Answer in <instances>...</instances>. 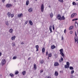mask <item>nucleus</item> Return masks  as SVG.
<instances>
[{"mask_svg":"<svg viewBox=\"0 0 78 78\" xmlns=\"http://www.w3.org/2000/svg\"><path fill=\"white\" fill-rule=\"evenodd\" d=\"M29 5V0H28L26 2V5L28 6Z\"/></svg>","mask_w":78,"mask_h":78,"instance_id":"b1692460","label":"nucleus"},{"mask_svg":"<svg viewBox=\"0 0 78 78\" xmlns=\"http://www.w3.org/2000/svg\"><path fill=\"white\" fill-rule=\"evenodd\" d=\"M42 72H43V70H41L40 71V73H42Z\"/></svg>","mask_w":78,"mask_h":78,"instance_id":"864d4df0","label":"nucleus"},{"mask_svg":"<svg viewBox=\"0 0 78 78\" xmlns=\"http://www.w3.org/2000/svg\"><path fill=\"white\" fill-rule=\"evenodd\" d=\"M5 24L6 25H9V23H8V21L5 22Z\"/></svg>","mask_w":78,"mask_h":78,"instance_id":"4c0bfd02","label":"nucleus"},{"mask_svg":"<svg viewBox=\"0 0 78 78\" xmlns=\"http://www.w3.org/2000/svg\"><path fill=\"white\" fill-rule=\"evenodd\" d=\"M41 10L42 12H44V4H42L41 6Z\"/></svg>","mask_w":78,"mask_h":78,"instance_id":"f03ea898","label":"nucleus"},{"mask_svg":"<svg viewBox=\"0 0 78 78\" xmlns=\"http://www.w3.org/2000/svg\"><path fill=\"white\" fill-rule=\"evenodd\" d=\"M51 54L50 53L48 54V57H51Z\"/></svg>","mask_w":78,"mask_h":78,"instance_id":"ea45409f","label":"nucleus"},{"mask_svg":"<svg viewBox=\"0 0 78 78\" xmlns=\"http://www.w3.org/2000/svg\"><path fill=\"white\" fill-rule=\"evenodd\" d=\"M1 66V63H0V66Z\"/></svg>","mask_w":78,"mask_h":78,"instance_id":"e2e57ef3","label":"nucleus"},{"mask_svg":"<svg viewBox=\"0 0 78 78\" xmlns=\"http://www.w3.org/2000/svg\"><path fill=\"white\" fill-rule=\"evenodd\" d=\"M61 20H65V17H64V16H62V17L61 18Z\"/></svg>","mask_w":78,"mask_h":78,"instance_id":"a878e982","label":"nucleus"},{"mask_svg":"<svg viewBox=\"0 0 78 78\" xmlns=\"http://www.w3.org/2000/svg\"><path fill=\"white\" fill-rule=\"evenodd\" d=\"M14 2H16V0H14Z\"/></svg>","mask_w":78,"mask_h":78,"instance_id":"052dcab7","label":"nucleus"},{"mask_svg":"<svg viewBox=\"0 0 78 78\" xmlns=\"http://www.w3.org/2000/svg\"><path fill=\"white\" fill-rule=\"evenodd\" d=\"M57 19L58 20H61V15L59 14L57 15Z\"/></svg>","mask_w":78,"mask_h":78,"instance_id":"39448f33","label":"nucleus"},{"mask_svg":"<svg viewBox=\"0 0 78 78\" xmlns=\"http://www.w3.org/2000/svg\"><path fill=\"white\" fill-rule=\"evenodd\" d=\"M21 44H22V45H23V44H24V43L23 42H22L21 43Z\"/></svg>","mask_w":78,"mask_h":78,"instance_id":"603ef678","label":"nucleus"},{"mask_svg":"<svg viewBox=\"0 0 78 78\" xmlns=\"http://www.w3.org/2000/svg\"><path fill=\"white\" fill-rule=\"evenodd\" d=\"M48 59H49V57H48Z\"/></svg>","mask_w":78,"mask_h":78,"instance_id":"680f3d73","label":"nucleus"},{"mask_svg":"<svg viewBox=\"0 0 78 78\" xmlns=\"http://www.w3.org/2000/svg\"><path fill=\"white\" fill-rule=\"evenodd\" d=\"M52 29L54 30H55V27H54V25L52 26Z\"/></svg>","mask_w":78,"mask_h":78,"instance_id":"de8ad7c7","label":"nucleus"},{"mask_svg":"<svg viewBox=\"0 0 78 78\" xmlns=\"http://www.w3.org/2000/svg\"><path fill=\"white\" fill-rule=\"evenodd\" d=\"M58 65H59V63H58V62H55V64H54L55 66H58Z\"/></svg>","mask_w":78,"mask_h":78,"instance_id":"f8f14e48","label":"nucleus"},{"mask_svg":"<svg viewBox=\"0 0 78 78\" xmlns=\"http://www.w3.org/2000/svg\"><path fill=\"white\" fill-rule=\"evenodd\" d=\"M63 60V58H62V56H61L60 60H59V62H62V61Z\"/></svg>","mask_w":78,"mask_h":78,"instance_id":"ddd939ff","label":"nucleus"},{"mask_svg":"<svg viewBox=\"0 0 78 78\" xmlns=\"http://www.w3.org/2000/svg\"><path fill=\"white\" fill-rule=\"evenodd\" d=\"M49 15L50 17L52 18L53 17V14L51 12L49 14Z\"/></svg>","mask_w":78,"mask_h":78,"instance_id":"a211bd4d","label":"nucleus"},{"mask_svg":"<svg viewBox=\"0 0 78 78\" xmlns=\"http://www.w3.org/2000/svg\"><path fill=\"white\" fill-rule=\"evenodd\" d=\"M59 2H61V3H63L64 2V0H58Z\"/></svg>","mask_w":78,"mask_h":78,"instance_id":"c9c22d12","label":"nucleus"},{"mask_svg":"<svg viewBox=\"0 0 78 78\" xmlns=\"http://www.w3.org/2000/svg\"><path fill=\"white\" fill-rule=\"evenodd\" d=\"M73 33V32L72 31H70V34H72Z\"/></svg>","mask_w":78,"mask_h":78,"instance_id":"8fccbe9b","label":"nucleus"},{"mask_svg":"<svg viewBox=\"0 0 78 78\" xmlns=\"http://www.w3.org/2000/svg\"><path fill=\"white\" fill-rule=\"evenodd\" d=\"M78 20V18H76L75 19H74L72 21H74L75 20Z\"/></svg>","mask_w":78,"mask_h":78,"instance_id":"79ce46f5","label":"nucleus"},{"mask_svg":"<svg viewBox=\"0 0 78 78\" xmlns=\"http://www.w3.org/2000/svg\"><path fill=\"white\" fill-rule=\"evenodd\" d=\"M12 6V5L11 4H7L6 5V8H11Z\"/></svg>","mask_w":78,"mask_h":78,"instance_id":"423d86ee","label":"nucleus"},{"mask_svg":"<svg viewBox=\"0 0 78 78\" xmlns=\"http://www.w3.org/2000/svg\"><path fill=\"white\" fill-rule=\"evenodd\" d=\"M5 63H6V60L5 59L2 60V66H4L5 64Z\"/></svg>","mask_w":78,"mask_h":78,"instance_id":"7ed1b4c3","label":"nucleus"},{"mask_svg":"<svg viewBox=\"0 0 78 78\" xmlns=\"http://www.w3.org/2000/svg\"><path fill=\"white\" fill-rule=\"evenodd\" d=\"M15 39H16V36H14L11 37V39L12 41L15 40Z\"/></svg>","mask_w":78,"mask_h":78,"instance_id":"9b49d317","label":"nucleus"},{"mask_svg":"<svg viewBox=\"0 0 78 78\" xmlns=\"http://www.w3.org/2000/svg\"><path fill=\"white\" fill-rule=\"evenodd\" d=\"M73 28H74V27L73 26H71L69 28V30H71L73 29Z\"/></svg>","mask_w":78,"mask_h":78,"instance_id":"412c9836","label":"nucleus"},{"mask_svg":"<svg viewBox=\"0 0 78 78\" xmlns=\"http://www.w3.org/2000/svg\"><path fill=\"white\" fill-rule=\"evenodd\" d=\"M22 73L23 75L25 76V75L26 74V71H24L22 72Z\"/></svg>","mask_w":78,"mask_h":78,"instance_id":"f3484780","label":"nucleus"},{"mask_svg":"<svg viewBox=\"0 0 78 78\" xmlns=\"http://www.w3.org/2000/svg\"><path fill=\"white\" fill-rule=\"evenodd\" d=\"M17 58V57L16 56H14L13 57V59H16Z\"/></svg>","mask_w":78,"mask_h":78,"instance_id":"a19ab883","label":"nucleus"},{"mask_svg":"<svg viewBox=\"0 0 78 78\" xmlns=\"http://www.w3.org/2000/svg\"><path fill=\"white\" fill-rule=\"evenodd\" d=\"M73 5H76V3L75 2H73Z\"/></svg>","mask_w":78,"mask_h":78,"instance_id":"e433bc0d","label":"nucleus"},{"mask_svg":"<svg viewBox=\"0 0 78 78\" xmlns=\"http://www.w3.org/2000/svg\"><path fill=\"white\" fill-rule=\"evenodd\" d=\"M14 14H11V18H12V17H14Z\"/></svg>","mask_w":78,"mask_h":78,"instance_id":"37998d69","label":"nucleus"},{"mask_svg":"<svg viewBox=\"0 0 78 78\" xmlns=\"http://www.w3.org/2000/svg\"><path fill=\"white\" fill-rule=\"evenodd\" d=\"M9 32L10 33H12V32H13V30L12 29H10L9 30Z\"/></svg>","mask_w":78,"mask_h":78,"instance_id":"aec40b11","label":"nucleus"},{"mask_svg":"<svg viewBox=\"0 0 78 78\" xmlns=\"http://www.w3.org/2000/svg\"><path fill=\"white\" fill-rule=\"evenodd\" d=\"M75 35L76 36H77V35H78V32L77 31L75 32Z\"/></svg>","mask_w":78,"mask_h":78,"instance_id":"473e14b6","label":"nucleus"},{"mask_svg":"<svg viewBox=\"0 0 78 78\" xmlns=\"http://www.w3.org/2000/svg\"><path fill=\"white\" fill-rule=\"evenodd\" d=\"M75 26L76 27H78V23L76 22L75 23Z\"/></svg>","mask_w":78,"mask_h":78,"instance_id":"cd10ccee","label":"nucleus"},{"mask_svg":"<svg viewBox=\"0 0 78 78\" xmlns=\"http://www.w3.org/2000/svg\"><path fill=\"white\" fill-rule=\"evenodd\" d=\"M48 7H49V8H51V6H50V5H49V6H48Z\"/></svg>","mask_w":78,"mask_h":78,"instance_id":"bf43d9fd","label":"nucleus"},{"mask_svg":"<svg viewBox=\"0 0 78 78\" xmlns=\"http://www.w3.org/2000/svg\"><path fill=\"white\" fill-rule=\"evenodd\" d=\"M48 51H47L46 52V56H48Z\"/></svg>","mask_w":78,"mask_h":78,"instance_id":"a18cd8bd","label":"nucleus"},{"mask_svg":"<svg viewBox=\"0 0 78 78\" xmlns=\"http://www.w3.org/2000/svg\"><path fill=\"white\" fill-rule=\"evenodd\" d=\"M18 17H19L20 18H21L23 17V14L21 13L20 14H18L17 15Z\"/></svg>","mask_w":78,"mask_h":78,"instance_id":"0eeeda50","label":"nucleus"},{"mask_svg":"<svg viewBox=\"0 0 78 78\" xmlns=\"http://www.w3.org/2000/svg\"><path fill=\"white\" fill-rule=\"evenodd\" d=\"M7 15L9 17H10V16H11V13L10 12H8L7 13Z\"/></svg>","mask_w":78,"mask_h":78,"instance_id":"393cba45","label":"nucleus"},{"mask_svg":"<svg viewBox=\"0 0 78 78\" xmlns=\"http://www.w3.org/2000/svg\"><path fill=\"white\" fill-rule=\"evenodd\" d=\"M51 28H52V27L51 26H50L49 28V29L50 31V33L52 32V30H51Z\"/></svg>","mask_w":78,"mask_h":78,"instance_id":"2eb2a0df","label":"nucleus"},{"mask_svg":"<svg viewBox=\"0 0 78 78\" xmlns=\"http://www.w3.org/2000/svg\"><path fill=\"white\" fill-rule=\"evenodd\" d=\"M19 73V72L17 71H15V75H17Z\"/></svg>","mask_w":78,"mask_h":78,"instance_id":"7c9ffc66","label":"nucleus"},{"mask_svg":"<svg viewBox=\"0 0 78 78\" xmlns=\"http://www.w3.org/2000/svg\"><path fill=\"white\" fill-rule=\"evenodd\" d=\"M75 42H77V43H78V37L77 36H76V37L75 38Z\"/></svg>","mask_w":78,"mask_h":78,"instance_id":"1a4fd4ad","label":"nucleus"},{"mask_svg":"<svg viewBox=\"0 0 78 78\" xmlns=\"http://www.w3.org/2000/svg\"><path fill=\"white\" fill-rule=\"evenodd\" d=\"M27 23H28V21H26L25 23V25H27Z\"/></svg>","mask_w":78,"mask_h":78,"instance_id":"49530a36","label":"nucleus"},{"mask_svg":"<svg viewBox=\"0 0 78 78\" xmlns=\"http://www.w3.org/2000/svg\"><path fill=\"white\" fill-rule=\"evenodd\" d=\"M29 23L30 25H33V22H32V21L31 20H30L29 21Z\"/></svg>","mask_w":78,"mask_h":78,"instance_id":"dca6fc26","label":"nucleus"},{"mask_svg":"<svg viewBox=\"0 0 78 78\" xmlns=\"http://www.w3.org/2000/svg\"><path fill=\"white\" fill-rule=\"evenodd\" d=\"M5 0H2V2L3 3H4V2H5Z\"/></svg>","mask_w":78,"mask_h":78,"instance_id":"3c124183","label":"nucleus"},{"mask_svg":"<svg viewBox=\"0 0 78 78\" xmlns=\"http://www.w3.org/2000/svg\"><path fill=\"white\" fill-rule=\"evenodd\" d=\"M34 69H35V70L37 68V67H36V64H34Z\"/></svg>","mask_w":78,"mask_h":78,"instance_id":"c85d7f7f","label":"nucleus"},{"mask_svg":"<svg viewBox=\"0 0 78 78\" xmlns=\"http://www.w3.org/2000/svg\"><path fill=\"white\" fill-rule=\"evenodd\" d=\"M69 69L70 70H73V67L70 66L69 67Z\"/></svg>","mask_w":78,"mask_h":78,"instance_id":"f704fd0d","label":"nucleus"},{"mask_svg":"<svg viewBox=\"0 0 78 78\" xmlns=\"http://www.w3.org/2000/svg\"><path fill=\"white\" fill-rule=\"evenodd\" d=\"M64 33H66V29H65L64 31Z\"/></svg>","mask_w":78,"mask_h":78,"instance_id":"09e8293b","label":"nucleus"},{"mask_svg":"<svg viewBox=\"0 0 78 78\" xmlns=\"http://www.w3.org/2000/svg\"><path fill=\"white\" fill-rule=\"evenodd\" d=\"M54 57L55 59H56V58H57V54H55L54 55Z\"/></svg>","mask_w":78,"mask_h":78,"instance_id":"c756f323","label":"nucleus"},{"mask_svg":"<svg viewBox=\"0 0 78 78\" xmlns=\"http://www.w3.org/2000/svg\"><path fill=\"white\" fill-rule=\"evenodd\" d=\"M59 51H60V54L64 58V54L63 53V52H64V51L63 50V49H61L59 50Z\"/></svg>","mask_w":78,"mask_h":78,"instance_id":"f257e3e1","label":"nucleus"},{"mask_svg":"<svg viewBox=\"0 0 78 78\" xmlns=\"http://www.w3.org/2000/svg\"><path fill=\"white\" fill-rule=\"evenodd\" d=\"M37 0H35V1H37Z\"/></svg>","mask_w":78,"mask_h":78,"instance_id":"69168bd1","label":"nucleus"},{"mask_svg":"<svg viewBox=\"0 0 78 78\" xmlns=\"http://www.w3.org/2000/svg\"><path fill=\"white\" fill-rule=\"evenodd\" d=\"M44 60H41L40 61V63H41V64H43V63H44Z\"/></svg>","mask_w":78,"mask_h":78,"instance_id":"bb28decb","label":"nucleus"},{"mask_svg":"<svg viewBox=\"0 0 78 78\" xmlns=\"http://www.w3.org/2000/svg\"><path fill=\"white\" fill-rule=\"evenodd\" d=\"M48 78H51V77L48 76Z\"/></svg>","mask_w":78,"mask_h":78,"instance_id":"13d9d810","label":"nucleus"},{"mask_svg":"<svg viewBox=\"0 0 78 78\" xmlns=\"http://www.w3.org/2000/svg\"><path fill=\"white\" fill-rule=\"evenodd\" d=\"M0 76H2V75H0Z\"/></svg>","mask_w":78,"mask_h":78,"instance_id":"0e129e2a","label":"nucleus"},{"mask_svg":"<svg viewBox=\"0 0 78 78\" xmlns=\"http://www.w3.org/2000/svg\"><path fill=\"white\" fill-rule=\"evenodd\" d=\"M9 75L11 77H13V76H14V75L12 73L10 74Z\"/></svg>","mask_w":78,"mask_h":78,"instance_id":"72a5a7b5","label":"nucleus"},{"mask_svg":"<svg viewBox=\"0 0 78 78\" xmlns=\"http://www.w3.org/2000/svg\"><path fill=\"white\" fill-rule=\"evenodd\" d=\"M64 39V38L63 37H62V40H63Z\"/></svg>","mask_w":78,"mask_h":78,"instance_id":"4d7b16f0","label":"nucleus"},{"mask_svg":"<svg viewBox=\"0 0 78 78\" xmlns=\"http://www.w3.org/2000/svg\"><path fill=\"white\" fill-rule=\"evenodd\" d=\"M12 46L13 47H14V46H15V45H16V44H15V43H14V42L12 43Z\"/></svg>","mask_w":78,"mask_h":78,"instance_id":"2f4dec72","label":"nucleus"},{"mask_svg":"<svg viewBox=\"0 0 78 78\" xmlns=\"http://www.w3.org/2000/svg\"><path fill=\"white\" fill-rule=\"evenodd\" d=\"M69 66L67 65L65 66V67L66 68V69H69Z\"/></svg>","mask_w":78,"mask_h":78,"instance_id":"6ab92c4d","label":"nucleus"},{"mask_svg":"<svg viewBox=\"0 0 78 78\" xmlns=\"http://www.w3.org/2000/svg\"><path fill=\"white\" fill-rule=\"evenodd\" d=\"M66 65L69 66H70V64L69 63V62H66Z\"/></svg>","mask_w":78,"mask_h":78,"instance_id":"58836bf2","label":"nucleus"},{"mask_svg":"<svg viewBox=\"0 0 78 78\" xmlns=\"http://www.w3.org/2000/svg\"><path fill=\"white\" fill-rule=\"evenodd\" d=\"M2 53L0 52V56H2Z\"/></svg>","mask_w":78,"mask_h":78,"instance_id":"5fc2aeb1","label":"nucleus"},{"mask_svg":"<svg viewBox=\"0 0 78 78\" xmlns=\"http://www.w3.org/2000/svg\"><path fill=\"white\" fill-rule=\"evenodd\" d=\"M33 8L32 7L30 8L28 10V11L29 12H33Z\"/></svg>","mask_w":78,"mask_h":78,"instance_id":"6e6552de","label":"nucleus"},{"mask_svg":"<svg viewBox=\"0 0 78 78\" xmlns=\"http://www.w3.org/2000/svg\"><path fill=\"white\" fill-rule=\"evenodd\" d=\"M30 59H31V58L30 57L28 58V60H30Z\"/></svg>","mask_w":78,"mask_h":78,"instance_id":"6e6d98bb","label":"nucleus"},{"mask_svg":"<svg viewBox=\"0 0 78 78\" xmlns=\"http://www.w3.org/2000/svg\"><path fill=\"white\" fill-rule=\"evenodd\" d=\"M74 70H73L71 71V74H73L74 73Z\"/></svg>","mask_w":78,"mask_h":78,"instance_id":"c03bdc74","label":"nucleus"},{"mask_svg":"<svg viewBox=\"0 0 78 78\" xmlns=\"http://www.w3.org/2000/svg\"><path fill=\"white\" fill-rule=\"evenodd\" d=\"M56 48V46H55L54 45H52L51 46V49H54V48Z\"/></svg>","mask_w":78,"mask_h":78,"instance_id":"4468645a","label":"nucleus"},{"mask_svg":"<svg viewBox=\"0 0 78 78\" xmlns=\"http://www.w3.org/2000/svg\"><path fill=\"white\" fill-rule=\"evenodd\" d=\"M76 15H77V14L76 13H73L71 15V18H73V17H75V16H76Z\"/></svg>","mask_w":78,"mask_h":78,"instance_id":"20e7f679","label":"nucleus"},{"mask_svg":"<svg viewBox=\"0 0 78 78\" xmlns=\"http://www.w3.org/2000/svg\"><path fill=\"white\" fill-rule=\"evenodd\" d=\"M55 75L56 76H57L58 75V73L57 71H55Z\"/></svg>","mask_w":78,"mask_h":78,"instance_id":"4be33fe9","label":"nucleus"},{"mask_svg":"<svg viewBox=\"0 0 78 78\" xmlns=\"http://www.w3.org/2000/svg\"><path fill=\"white\" fill-rule=\"evenodd\" d=\"M76 1H78V0H76Z\"/></svg>","mask_w":78,"mask_h":78,"instance_id":"338daca9","label":"nucleus"},{"mask_svg":"<svg viewBox=\"0 0 78 78\" xmlns=\"http://www.w3.org/2000/svg\"><path fill=\"white\" fill-rule=\"evenodd\" d=\"M39 45H37L35 46V48H36L37 50L36 51H39Z\"/></svg>","mask_w":78,"mask_h":78,"instance_id":"9d476101","label":"nucleus"},{"mask_svg":"<svg viewBox=\"0 0 78 78\" xmlns=\"http://www.w3.org/2000/svg\"><path fill=\"white\" fill-rule=\"evenodd\" d=\"M45 48H43L42 49V52L43 53H45Z\"/></svg>","mask_w":78,"mask_h":78,"instance_id":"5701e85b","label":"nucleus"}]
</instances>
